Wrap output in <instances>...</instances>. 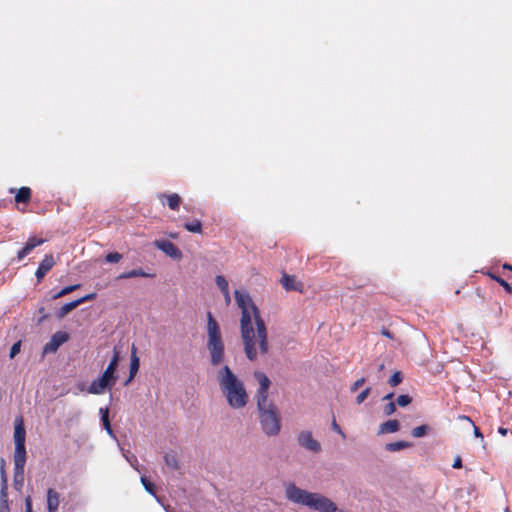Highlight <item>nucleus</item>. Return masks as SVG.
Returning <instances> with one entry per match:
<instances>
[{
  "mask_svg": "<svg viewBox=\"0 0 512 512\" xmlns=\"http://www.w3.org/2000/svg\"><path fill=\"white\" fill-rule=\"evenodd\" d=\"M234 297L241 309L240 331L245 355L250 361H256L269 353L266 324L248 293L235 290Z\"/></svg>",
  "mask_w": 512,
  "mask_h": 512,
  "instance_id": "1",
  "label": "nucleus"
},
{
  "mask_svg": "<svg viewBox=\"0 0 512 512\" xmlns=\"http://www.w3.org/2000/svg\"><path fill=\"white\" fill-rule=\"evenodd\" d=\"M254 378L259 387L256 391V402L259 411V421L263 432L268 436H276L280 432L281 423L277 407L272 401L268 400L271 381L268 376L261 371L254 372Z\"/></svg>",
  "mask_w": 512,
  "mask_h": 512,
  "instance_id": "2",
  "label": "nucleus"
},
{
  "mask_svg": "<svg viewBox=\"0 0 512 512\" xmlns=\"http://www.w3.org/2000/svg\"><path fill=\"white\" fill-rule=\"evenodd\" d=\"M218 383L229 406L234 409L243 408L248 403V393L244 383L225 365L218 371Z\"/></svg>",
  "mask_w": 512,
  "mask_h": 512,
  "instance_id": "3",
  "label": "nucleus"
},
{
  "mask_svg": "<svg viewBox=\"0 0 512 512\" xmlns=\"http://www.w3.org/2000/svg\"><path fill=\"white\" fill-rule=\"evenodd\" d=\"M285 496L293 503L307 506L319 512H335L337 510L336 504L327 497L303 490L294 483L285 485Z\"/></svg>",
  "mask_w": 512,
  "mask_h": 512,
  "instance_id": "4",
  "label": "nucleus"
},
{
  "mask_svg": "<svg viewBox=\"0 0 512 512\" xmlns=\"http://www.w3.org/2000/svg\"><path fill=\"white\" fill-rule=\"evenodd\" d=\"M207 348L213 366L220 365L224 360L225 348L219 324L210 311L207 312Z\"/></svg>",
  "mask_w": 512,
  "mask_h": 512,
  "instance_id": "5",
  "label": "nucleus"
},
{
  "mask_svg": "<svg viewBox=\"0 0 512 512\" xmlns=\"http://www.w3.org/2000/svg\"><path fill=\"white\" fill-rule=\"evenodd\" d=\"M119 362V352L114 350V355L102 373V375L94 379L88 387V392L91 394L99 395L104 393L107 388H111L116 383L117 377L115 375Z\"/></svg>",
  "mask_w": 512,
  "mask_h": 512,
  "instance_id": "6",
  "label": "nucleus"
},
{
  "mask_svg": "<svg viewBox=\"0 0 512 512\" xmlns=\"http://www.w3.org/2000/svg\"><path fill=\"white\" fill-rule=\"evenodd\" d=\"M25 438L26 431L23 424V419L17 418L15 421L14 428V442H15V450H14V458H26V448H25Z\"/></svg>",
  "mask_w": 512,
  "mask_h": 512,
  "instance_id": "7",
  "label": "nucleus"
},
{
  "mask_svg": "<svg viewBox=\"0 0 512 512\" xmlns=\"http://www.w3.org/2000/svg\"><path fill=\"white\" fill-rule=\"evenodd\" d=\"M69 340V334L65 331H57L51 336L49 342L43 347V354L55 353L58 348Z\"/></svg>",
  "mask_w": 512,
  "mask_h": 512,
  "instance_id": "8",
  "label": "nucleus"
},
{
  "mask_svg": "<svg viewBox=\"0 0 512 512\" xmlns=\"http://www.w3.org/2000/svg\"><path fill=\"white\" fill-rule=\"evenodd\" d=\"M298 443L300 446L306 448L309 451L318 453L321 450L320 443L315 440L310 431H302L298 435Z\"/></svg>",
  "mask_w": 512,
  "mask_h": 512,
  "instance_id": "9",
  "label": "nucleus"
},
{
  "mask_svg": "<svg viewBox=\"0 0 512 512\" xmlns=\"http://www.w3.org/2000/svg\"><path fill=\"white\" fill-rule=\"evenodd\" d=\"M155 247L163 251L166 255L173 259L180 260L182 258L181 250L171 241L168 240H156L154 242Z\"/></svg>",
  "mask_w": 512,
  "mask_h": 512,
  "instance_id": "10",
  "label": "nucleus"
},
{
  "mask_svg": "<svg viewBox=\"0 0 512 512\" xmlns=\"http://www.w3.org/2000/svg\"><path fill=\"white\" fill-rule=\"evenodd\" d=\"M26 458H14V487L21 490L24 484V467Z\"/></svg>",
  "mask_w": 512,
  "mask_h": 512,
  "instance_id": "11",
  "label": "nucleus"
},
{
  "mask_svg": "<svg viewBox=\"0 0 512 512\" xmlns=\"http://www.w3.org/2000/svg\"><path fill=\"white\" fill-rule=\"evenodd\" d=\"M55 264L56 261L52 254H46L44 256L35 272V276L37 278L38 283H40L43 280L45 275L54 267Z\"/></svg>",
  "mask_w": 512,
  "mask_h": 512,
  "instance_id": "12",
  "label": "nucleus"
},
{
  "mask_svg": "<svg viewBox=\"0 0 512 512\" xmlns=\"http://www.w3.org/2000/svg\"><path fill=\"white\" fill-rule=\"evenodd\" d=\"M96 297V294L95 293H91V294H87L77 300H74V301H71V302H68L66 304H64L58 311V318H63L64 316H66L68 313H70L72 310H74L76 307H78L79 305H81L82 303H85L87 301H91L93 300L94 298Z\"/></svg>",
  "mask_w": 512,
  "mask_h": 512,
  "instance_id": "13",
  "label": "nucleus"
},
{
  "mask_svg": "<svg viewBox=\"0 0 512 512\" xmlns=\"http://www.w3.org/2000/svg\"><path fill=\"white\" fill-rule=\"evenodd\" d=\"M10 193H15V202L16 204H24L27 205L32 198V190L30 187L23 186L19 189L10 188Z\"/></svg>",
  "mask_w": 512,
  "mask_h": 512,
  "instance_id": "14",
  "label": "nucleus"
},
{
  "mask_svg": "<svg viewBox=\"0 0 512 512\" xmlns=\"http://www.w3.org/2000/svg\"><path fill=\"white\" fill-rule=\"evenodd\" d=\"M45 242V239L37 238V237H30L28 241L25 243L23 248L18 251L17 258L19 260H22L24 257H26L34 248L37 246L42 245Z\"/></svg>",
  "mask_w": 512,
  "mask_h": 512,
  "instance_id": "15",
  "label": "nucleus"
},
{
  "mask_svg": "<svg viewBox=\"0 0 512 512\" xmlns=\"http://www.w3.org/2000/svg\"><path fill=\"white\" fill-rule=\"evenodd\" d=\"M158 199L165 205L167 204L171 210H178L182 202L181 197L177 193L172 194H159Z\"/></svg>",
  "mask_w": 512,
  "mask_h": 512,
  "instance_id": "16",
  "label": "nucleus"
},
{
  "mask_svg": "<svg viewBox=\"0 0 512 512\" xmlns=\"http://www.w3.org/2000/svg\"><path fill=\"white\" fill-rule=\"evenodd\" d=\"M281 284L287 291H302V283L296 280L293 275L284 274L281 278Z\"/></svg>",
  "mask_w": 512,
  "mask_h": 512,
  "instance_id": "17",
  "label": "nucleus"
},
{
  "mask_svg": "<svg viewBox=\"0 0 512 512\" xmlns=\"http://www.w3.org/2000/svg\"><path fill=\"white\" fill-rule=\"evenodd\" d=\"M60 504V494L53 488L47 490V510L57 512Z\"/></svg>",
  "mask_w": 512,
  "mask_h": 512,
  "instance_id": "18",
  "label": "nucleus"
},
{
  "mask_svg": "<svg viewBox=\"0 0 512 512\" xmlns=\"http://www.w3.org/2000/svg\"><path fill=\"white\" fill-rule=\"evenodd\" d=\"M139 358L136 355V348L133 345L132 351H131V362H130V375L129 378L126 380L125 384H128L137 374L139 370Z\"/></svg>",
  "mask_w": 512,
  "mask_h": 512,
  "instance_id": "19",
  "label": "nucleus"
},
{
  "mask_svg": "<svg viewBox=\"0 0 512 512\" xmlns=\"http://www.w3.org/2000/svg\"><path fill=\"white\" fill-rule=\"evenodd\" d=\"M399 422L398 420H388L384 423H382L379 427V433L380 434H384V433H394V432H397L399 430Z\"/></svg>",
  "mask_w": 512,
  "mask_h": 512,
  "instance_id": "20",
  "label": "nucleus"
},
{
  "mask_svg": "<svg viewBox=\"0 0 512 512\" xmlns=\"http://www.w3.org/2000/svg\"><path fill=\"white\" fill-rule=\"evenodd\" d=\"M135 277H154V275L146 273L140 268V269H133L130 271L123 272L117 277V279H129V278H135Z\"/></svg>",
  "mask_w": 512,
  "mask_h": 512,
  "instance_id": "21",
  "label": "nucleus"
},
{
  "mask_svg": "<svg viewBox=\"0 0 512 512\" xmlns=\"http://www.w3.org/2000/svg\"><path fill=\"white\" fill-rule=\"evenodd\" d=\"M0 512H10L8 492H6V486L0 489Z\"/></svg>",
  "mask_w": 512,
  "mask_h": 512,
  "instance_id": "22",
  "label": "nucleus"
},
{
  "mask_svg": "<svg viewBox=\"0 0 512 512\" xmlns=\"http://www.w3.org/2000/svg\"><path fill=\"white\" fill-rule=\"evenodd\" d=\"M410 446H411L410 442L396 441V442L387 443L386 450H388L390 452H395V451L409 448Z\"/></svg>",
  "mask_w": 512,
  "mask_h": 512,
  "instance_id": "23",
  "label": "nucleus"
},
{
  "mask_svg": "<svg viewBox=\"0 0 512 512\" xmlns=\"http://www.w3.org/2000/svg\"><path fill=\"white\" fill-rule=\"evenodd\" d=\"M165 464L172 470L179 468L178 458L175 453H166L164 455Z\"/></svg>",
  "mask_w": 512,
  "mask_h": 512,
  "instance_id": "24",
  "label": "nucleus"
},
{
  "mask_svg": "<svg viewBox=\"0 0 512 512\" xmlns=\"http://www.w3.org/2000/svg\"><path fill=\"white\" fill-rule=\"evenodd\" d=\"M140 480L145 490L158 500L155 485L146 476H141Z\"/></svg>",
  "mask_w": 512,
  "mask_h": 512,
  "instance_id": "25",
  "label": "nucleus"
},
{
  "mask_svg": "<svg viewBox=\"0 0 512 512\" xmlns=\"http://www.w3.org/2000/svg\"><path fill=\"white\" fill-rule=\"evenodd\" d=\"M487 275L491 279H493L497 283H499L505 289V291L507 293L512 294V286L507 281H505L503 278H501V277H499V276H497V275H495L494 273H491V272H488Z\"/></svg>",
  "mask_w": 512,
  "mask_h": 512,
  "instance_id": "26",
  "label": "nucleus"
},
{
  "mask_svg": "<svg viewBox=\"0 0 512 512\" xmlns=\"http://www.w3.org/2000/svg\"><path fill=\"white\" fill-rule=\"evenodd\" d=\"M100 413H101V420H102L105 430L109 434H112V429H111V425H110V421H109L108 408H100Z\"/></svg>",
  "mask_w": 512,
  "mask_h": 512,
  "instance_id": "27",
  "label": "nucleus"
},
{
  "mask_svg": "<svg viewBox=\"0 0 512 512\" xmlns=\"http://www.w3.org/2000/svg\"><path fill=\"white\" fill-rule=\"evenodd\" d=\"M429 430H430V427L428 425H420V426L415 427L411 431V435L414 438H421V437H424L425 435H427Z\"/></svg>",
  "mask_w": 512,
  "mask_h": 512,
  "instance_id": "28",
  "label": "nucleus"
},
{
  "mask_svg": "<svg viewBox=\"0 0 512 512\" xmlns=\"http://www.w3.org/2000/svg\"><path fill=\"white\" fill-rule=\"evenodd\" d=\"M184 228L192 233H202V223L199 220H195L191 223H185Z\"/></svg>",
  "mask_w": 512,
  "mask_h": 512,
  "instance_id": "29",
  "label": "nucleus"
},
{
  "mask_svg": "<svg viewBox=\"0 0 512 512\" xmlns=\"http://www.w3.org/2000/svg\"><path fill=\"white\" fill-rule=\"evenodd\" d=\"M80 287H81L80 284H74V285L66 286V287L62 288L58 293H56L53 296V298L57 299V298L63 297L65 295H67V294L77 290Z\"/></svg>",
  "mask_w": 512,
  "mask_h": 512,
  "instance_id": "30",
  "label": "nucleus"
},
{
  "mask_svg": "<svg viewBox=\"0 0 512 512\" xmlns=\"http://www.w3.org/2000/svg\"><path fill=\"white\" fill-rule=\"evenodd\" d=\"M216 285L221 290V292H226L229 289L228 281L222 275H217L215 278Z\"/></svg>",
  "mask_w": 512,
  "mask_h": 512,
  "instance_id": "31",
  "label": "nucleus"
},
{
  "mask_svg": "<svg viewBox=\"0 0 512 512\" xmlns=\"http://www.w3.org/2000/svg\"><path fill=\"white\" fill-rule=\"evenodd\" d=\"M403 380V376H402V373L400 371H396L388 380V383L392 386V387H395L397 385H399Z\"/></svg>",
  "mask_w": 512,
  "mask_h": 512,
  "instance_id": "32",
  "label": "nucleus"
},
{
  "mask_svg": "<svg viewBox=\"0 0 512 512\" xmlns=\"http://www.w3.org/2000/svg\"><path fill=\"white\" fill-rule=\"evenodd\" d=\"M411 402H412V397L407 394L400 395L396 399V403L400 407H405V406L409 405Z\"/></svg>",
  "mask_w": 512,
  "mask_h": 512,
  "instance_id": "33",
  "label": "nucleus"
},
{
  "mask_svg": "<svg viewBox=\"0 0 512 512\" xmlns=\"http://www.w3.org/2000/svg\"><path fill=\"white\" fill-rule=\"evenodd\" d=\"M122 259V255L118 252H111L105 256V260L108 263H118Z\"/></svg>",
  "mask_w": 512,
  "mask_h": 512,
  "instance_id": "34",
  "label": "nucleus"
},
{
  "mask_svg": "<svg viewBox=\"0 0 512 512\" xmlns=\"http://www.w3.org/2000/svg\"><path fill=\"white\" fill-rule=\"evenodd\" d=\"M459 419H461V420H466V421L470 422V423L473 425V432H474V435H475L476 437L483 438V435H482V433H481L480 429H479V428L474 424V422L471 420V418H470V417L465 416V415H462V416H459Z\"/></svg>",
  "mask_w": 512,
  "mask_h": 512,
  "instance_id": "35",
  "label": "nucleus"
},
{
  "mask_svg": "<svg viewBox=\"0 0 512 512\" xmlns=\"http://www.w3.org/2000/svg\"><path fill=\"white\" fill-rule=\"evenodd\" d=\"M371 388L367 387L365 388L357 397H356V403L361 404L365 401V399L370 395Z\"/></svg>",
  "mask_w": 512,
  "mask_h": 512,
  "instance_id": "36",
  "label": "nucleus"
},
{
  "mask_svg": "<svg viewBox=\"0 0 512 512\" xmlns=\"http://www.w3.org/2000/svg\"><path fill=\"white\" fill-rule=\"evenodd\" d=\"M396 410V405L394 402L390 401L389 403H387L385 406H384V414L386 416H390L392 415Z\"/></svg>",
  "mask_w": 512,
  "mask_h": 512,
  "instance_id": "37",
  "label": "nucleus"
},
{
  "mask_svg": "<svg viewBox=\"0 0 512 512\" xmlns=\"http://www.w3.org/2000/svg\"><path fill=\"white\" fill-rule=\"evenodd\" d=\"M20 349H21V341H17L15 342L11 349H10V358H14L19 352H20Z\"/></svg>",
  "mask_w": 512,
  "mask_h": 512,
  "instance_id": "38",
  "label": "nucleus"
},
{
  "mask_svg": "<svg viewBox=\"0 0 512 512\" xmlns=\"http://www.w3.org/2000/svg\"><path fill=\"white\" fill-rule=\"evenodd\" d=\"M366 379L364 377L357 379L350 387L351 392H356L364 383Z\"/></svg>",
  "mask_w": 512,
  "mask_h": 512,
  "instance_id": "39",
  "label": "nucleus"
},
{
  "mask_svg": "<svg viewBox=\"0 0 512 512\" xmlns=\"http://www.w3.org/2000/svg\"><path fill=\"white\" fill-rule=\"evenodd\" d=\"M3 485L6 486V492H8V484H7V477L5 474L4 464L1 465V489L3 488Z\"/></svg>",
  "mask_w": 512,
  "mask_h": 512,
  "instance_id": "40",
  "label": "nucleus"
},
{
  "mask_svg": "<svg viewBox=\"0 0 512 512\" xmlns=\"http://www.w3.org/2000/svg\"><path fill=\"white\" fill-rule=\"evenodd\" d=\"M331 426H332V429H333L336 433H338L339 435H341V437H342V438H345V437H346V436H345V433L342 431L341 427L337 424V422H336V420H335V419H333Z\"/></svg>",
  "mask_w": 512,
  "mask_h": 512,
  "instance_id": "41",
  "label": "nucleus"
},
{
  "mask_svg": "<svg viewBox=\"0 0 512 512\" xmlns=\"http://www.w3.org/2000/svg\"><path fill=\"white\" fill-rule=\"evenodd\" d=\"M25 512H33V509H32V500H31V497L28 496L26 499H25Z\"/></svg>",
  "mask_w": 512,
  "mask_h": 512,
  "instance_id": "42",
  "label": "nucleus"
},
{
  "mask_svg": "<svg viewBox=\"0 0 512 512\" xmlns=\"http://www.w3.org/2000/svg\"><path fill=\"white\" fill-rule=\"evenodd\" d=\"M462 466H463V465H462V459H461V457H460V456H457V457L454 459V462H453V464H452V467H453L454 469H460V468H462Z\"/></svg>",
  "mask_w": 512,
  "mask_h": 512,
  "instance_id": "43",
  "label": "nucleus"
},
{
  "mask_svg": "<svg viewBox=\"0 0 512 512\" xmlns=\"http://www.w3.org/2000/svg\"><path fill=\"white\" fill-rule=\"evenodd\" d=\"M222 294L225 298L226 303L229 304L231 301L229 289H227L226 292H222Z\"/></svg>",
  "mask_w": 512,
  "mask_h": 512,
  "instance_id": "44",
  "label": "nucleus"
},
{
  "mask_svg": "<svg viewBox=\"0 0 512 512\" xmlns=\"http://www.w3.org/2000/svg\"><path fill=\"white\" fill-rule=\"evenodd\" d=\"M381 333H382V335H384V336H386L388 338H391V339L393 338L392 333L389 330H387V329H382Z\"/></svg>",
  "mask_w": 512,
  "mask_h": 512,
  "instance_id": "45",
  "label": "nucleus"
},
{
  "mask_svg": "<svg viewBox=\"0 0 512 512\" xmlns=\"http://www.w3.org/2000/svg\"><path fill=\"white\" fill-rule=\"evenodd\" d=\"M394 393H389L383 397V400H392Z\"/></svg>",
  "mask_w": 512,
  "mask_h": 512,
  "instance_id": "46",
  "label": "nucleus"
},
{
  "mask_svg": "<svg viewBox=\"0 0 512 512\" xmlns=\"http://www.w3.org/2000/svg\"><path fill=\"white\" fill-rule=\"evenodd\" d=\"M503 268H504V269H506V270H510V271H512V265H510V264L505 263V264L503 265Z\"/></svg>",
  "mask_w": 512,
  "mask_h": 512,
  "instance_id": "47",
  "label": "nucleus"
},
{
  "mask_svg": "<svg viewBox=\"0 0 512 512\" xmlns=\"http://www.w3.org/2000/svg\"><path fill=\"white\" fill-rule=\"evenodd\" d=\"M476 294H477V296H478L479 298L483 299V296L481 295V291H480V289H477V290H476Z\"/></svg>",
  "mask_w": 512,
  "mask_h": 512,
  "instance_id": "48",
  "label": "nucleus"
},
{
  "mask_svg": "<svg viewBox=\"0 0 512 512\" xmlns=\"http://www.w3.org/2000/svg\"><path fill=\"white\" fill-rule=\"evenodd\" d=\"M499 432H500L501 434L505 435V434L507 433V430H506V429H504V428H500V429H499Z\"/></svg>",
  "mask_w": 512,
  "mask_h": 512,
  "instance_id": "49",
  "label": "nucleus"
}]
</instances>
